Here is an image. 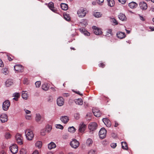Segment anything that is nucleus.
I'll list each match as a JSON object with an SVG mask.
<instances>
[{
    "instance_id": "bf43d9fd",
    "label": "nucleus",
    "mask_w": 154,
    "mask_h": 154,
    "mask_svg": "<svg viewBox=\"0 0 154 154\" xmlns=\"http://www.w3.org/2000/svg\"><path fill=\"white\" fill-rule=\"evenodd\" d=\"M140 20H142L143 21L145 20V19L144 18V17H143L140 15Z\"/></svg>"
},
{
    "instance_id": "2eb2a0df",
    "label": "nucleus",
    "mask_w": 154,
    "mask_h": 154,
    "mask_svg": "<svg viewBox=\"0 0 154 154\" xmlns=\"http://www.w3.org/2000/svg\"><path fill=\"white\" fill-rule=\"evenodd\" d=\"M103 122L107 127H110L111 125L110 121L107 118H103L102 119Z\"/></svg>"
},
{
    "instance_id": "a18cd8bd",
    "label": "nucleus",
    "mask_w": 154,
    "mask_h": 154,
    "mask_svg": "<svg viewBox=\"0 0 154 154\" xmlns=\"http://www.w3.org/2000/svg\"><path fill=\"white\" fill-rule=\"evenodd\" d=\"M41 84V82L40 81H37L35 83L36 87L38 88L40 87Z\"/></svg>"
},
{
    "instance_id": "680f3d73",
    "label": "nucleus",
    "mask_w": 154,
    "mask_h": 154,
    "mask_svg": "<svg viewBox=\"0 0 154 154\" xmlns=\"http://www.w3.org/2000/svg\"><path fill=\"white\" fill-rule=\"evenodd\" d=\"M149 28L152 31H154V26H150Z\"/></svg>"
},
{
    "instance_id": "3c124183",
    "label": "nucleus",
    "mask_w": 154,
    "mask_h": 154,
    "mask_svg": "<svg viewBox=\"0 0 154 154\" xmlns=\"http://www.w3.org/2000/svg\"><path fill=\"white\" fill-rule=\"evenodd\" d=\"M24 111H25L26 113V115L27 114H31V111L29 110H28L27 109H24Z\"/></svg>"
},
{
    "instance_id": "cd10ccee",
    "label": "nucleus",
    "mask_w": 154,
    "mask_h": 154,
    "mask_svg": "<svg viewBox=\"0 0 154 154\" xmlns=\"http://www.w3.org/2000/svg\"><path fill=\"white\" fill-rule=\"evenodd\" d=\"M20 96V94L18 93H14L13 95V97H14V98H13L14 100L16 101L18 100V99L19 98Z\"/></svg>"
},
{
    "instance_id": "dca6fc26",
    "label": "nucleus",
    "mask_w": 154,
    "mask_h": 154,
    "mask_svg": "<svg viewBox=\"0 0 154 154\" xmlns=\"http://www.w3.org/2000/svg\"><path fill=\"white\" fill-rule=\"evenodd\" d=\"M140 8L143 10H146L147 8V4L144 2H141L139 3Z\"/></svg>"
},
{
    "instance_id": "09e8293b",
    "label": "nucleus",
    "mask_w": 154,
    "mask_h": 154,
    "mask_svg": "<svg viewBox=\"0 0 154 154\" xmlns=\"http://www.w3.org/2000/svg\"><path fill=\"white\" fill-rule=\"evenodd\" d=\"M46 131H45V130L43 129L41 131V134L43 136H44L45 134V132Z\"/></svg>"
},
{
    "instance_id": "052dcab7",
    "label": "nucleus",
    "mask_w": 154,
    "mask_h": 154,
    "mask_svg": "<svg viewBox=\"0 0 154 154\" xmlns=\"http://www.w3.org/2000/svg\"><path fill=\"white\" fill-rule=\"evenodd\" d=\"M77 94H78L81 96H82V94L80 93V92L79 91L75 92Z\"/></svg>"
},
{
    "instance_id": "0e129e2a",
    "label": "nucleus",
    "mask_w": 154,
    "mask_h": 154,
    "mask_svg": "<svg viewBox=\"0 0 154 154\" xmlns=\"http://www.w3.org/2000/svg\"><path fill=\"white\" fill-rule=\"evenodd\" d=\"M47 154H53V152L52 151H50L47 152Z\"/></svg>"
},
{
    "instance_id": "a19ab883",
    "label": "nucleus",
    "mask_w": 154,
    "mask_h": 154,
    "mask_svg": "<svg viewBox=\"0 0 154 154\" xmlns=\"http://www.w3.org/2000/svg\"><path fill=\"white\" fill-rule=\"evenodd\" d=\"M64 18L66 20L69 21L70 19V17L68 14H63Z\"/></svg>"
},
{
    "instance_id": "58836bf2",
    "label": "nucleus",
    "mask_w": 154,
    "mask_h": 154,
    "mask_svg": "<svg viewBox=\"0 0 154 154\" xmlns=\"http://www.w3.org/2000/svg\"><path fill=\"white\" fill-rule=\"evenodd\" d=\"M22 96V98L25 100L27 99L28 97L27 94L24 91H23Z\"/></svg>"
},
{
    "instance_id": "e433bc0d",
    "label": "nucleus",
    "mask_w": 154,
    "mask_h": 154,
    "mask_svg": "<svg viewBox=\"0 0 154 154\" xmlns=\"http://www.w3.org/2000/svg\"><path fill=\"white\" fill-rule=\"evenodd\" d=\"M115 4V2L114 0H111L108 2V5L111 7H113Z\"/></svg>"
},
{
    "instance_id": "8fccbe9b",
    "label": "nucleus",
    "mask_w": 154,
    "mask_h": 154,
    "mask_svg": "<svg viewBox=\"0 0 154 154\" xmlns=\"http://www.w3.org/2000/svg\"><path fill=\"white\" fill-rule=\"evenodd\" d=\"M103 2L104 0H97V3L100 5H101Z\"/></svg>"
},
{
    "instance_id": "79ce46f5",
    "label": "nucleus",
    "mask_w": 154,
    "mask_h": 154,
    "mask_svg": "<svg viewBox=\"0 0 154 154\" xmlns=\"http://www.w3.org/2000/svg\"><path fill=\"white\" fill-rule=\"evenodd\" d=\"M26 119L27 120H30L32 119V116L31 114L26 115L25 116Z\"/></svg>"
},
{
    "instance_id": "aec40b11",
    "label": "nucleus",
    "mask_w": 154,
    "mask_h": 154,
    "mask_svg": "<svg viewBox=\"0 0 154 154\" xmlns=\"http://www.w3.org/2000/svg\"><path fill=\"white\" fill-rule=\"evenodd\" d=\"M119 19L122 21L126 20L127 18L125 15L123 14L120 13L118 16Z\"/></svg>"
},
{
    "instance_id": "f8f14e48",
    "label": "nucleus",
    "mask_w": 154,
    "mask_h": 154,
    "mask_svg": "<svg viewBox=\"0 0 154 154\" xmlns=\"http://www.w3.org/2000/svg\"><path fill=\"white\" fill-rule=\"evenodd\" d=\"M15 70L17 72H22L23 71V67L20 65H16L14 66Z\"/></svg>"
},
{
    "instance_id": "6e6d98bb",
    "label": "nucleus",
    "mask_w": 154,
    "mask_h": 154,
    "mask_svg": "<svg viewBox=\"0 0 154 154\" xmlns=\"http://www.w3.org/2000/svg\"><path fill=\"white\" fill-rule=\"evenodd\" d=\"M105 64H103V63H101L99 64V66L100 67L103 68L105 66Z\"/></svg>"
},
{
    "instance_id": "473e14b6",
    "label": "nucleus",
    "mask_w": 154,
    "mask_h": 154,
    "mask_svg": "<svg viewBox=\"0 0 154 154\" xmlns=\"http://www.w3.org/2000/svg\"><path fill=\"white\" fill-rule=\"evenodd\" d=\"M49 87L47 84H44L42 85V89L45 91H47L48 90Z\"/></svg>"
},
{
    "instance_id": "0eeeda50",
    "label": "nucleus",
    "mask_w": 154,
    "mask_h": 154,
    "mask_svg": "<svg viewBox=\"0 0 154 154\" xmlns=\"http://www.w3.org/2000/svg\"><path fill=\"white\" fill-rule=\"evenodd\" d=\"M10 105V103L9 100L5 101L3 103L2 108L5 111L7 110Z\"/></svg>"
},
{
    "instance_id": "a878e982",
    "label": "nucleus",
    "mask_w": 154,
    "mask_h": 154,
    "mask_svg": "<svg viewBox=\"0 0 154 154\" xmlns=\"http://www.w3.org/2000/svg\"><path fill=\"white\" fill-rule=\"evenodd\" d=\"M128 5L130 8H133L137 6V4L135 2H132L129 4Z\"/></svg>"
},
{
    "instance_id": "49530a36",
    "label": "nucleus",
    "mask_w": 154,
    "mask_h": 154,
    "mask_svg": "<svg viewBox=\"0 0 154 154\" xmlns=\"http://www.w3.org/2000/svg\"><path fill=\"white\" fill-rule=\"evenodd\" d=\"M74 117L76 119H78L80 117V114L79 113H75L74 114Z\"/></svg>"
},
{
    "instance_id": "69168bd1",
    "label": "nucleus",
    "mask_w": 154,
    "mask_h": 154,
    "mask_svg": "<svg viewBox=\"0 0 154 154\" xmlns=\"http://www.w3.org/2000/svg\"><path fill=\"white\" fill-rule=\"evenodd\" d=\"M84 21V24L85 25H86L87 24V20H83Z\"/></svg>"
},
{
    "instance_id": "423d86ee",
    "label": "nucleus",
    "mask_w": 154,
    "mask_h": 154,
    "mask_svg": "<svg viewBox=\"0 0 154 154\" xmlns=\"http://www.w3.org/2000/svg\"><path fill=\"white\" fill-rule=\"evenodd\" d=\"M106 131L104 128H102L100 130L99 134L100 137L102 139L104 138L106 136Z\"/></svg>"
},
{
    "instance_id": "412c9836",
    "label": "nucleus",
    "mask_w": 154,
    "mask_h": 154,
    "mask_svg": "<svg viewBox=\"0 0 154 154\" xmlns=\"http://www.w3.org/2000/svg\"><path fill=\"white\" fill-rule=\"evenodd\" d=\"M4 136L5 139L7 140L10 139L12 137L11 133L9 132H5L4 134Z\"/></svg>"
},
{
    "instance_id": "774afa93",
    "label": "nucleus",
    "mask_w": 154,
    "mask_h": 154,
    "mask_svg": "<svg viewBox=\"0 0 154 154\" xmlns=\"http://www.w3.org/2000/svg\"><path fill=\"white\" fill-rule=\"evenodd\" d=\"M118 125V124L117 122H115V124L114 126L116 127H117V126Z\"/></svg>"
},
{
    "instance_id": "6e6552de",
    "label": "nucleus",
    "mask_w": 154,
    "mask_h": 154,
    "mask_svg": "<svg viewBox=\"0 0 154 154\" xmlns=\"http://www.w3.org/2000/svg\"><path fill=\"white\" fill-rule=\"evenodd\" d=\"M86 125L83 123H81L79 126V131L81 133H84L86 129Z\"/></svg>"
},
{
    "instance_id": "c85d7f7f",
    "label": "nucleus",
    "mask_w": 154,
    "mask_h": 154,
    "mask_svg": "<svg viewBox=\"0 0 154 154\" xmlns=\"http://www.w3.org/2000/svg\"><path fill=\"white\" fill-rule=\"evenodd\" d=\"M76 130V129L73 126L70 127L68 128V131L71 133H74Z\"/></svg>"
},
{
    "instance_id": "7ed1b4c3",
    "label": "nucleus",
    "mask_w": 154,
    "mask_h": 154,
    "mask_svg": "<svg viewBox=\"0 0 154 154\" xmlns=\"http://www.w3.org/2000/svg\"><path fill=\"white\" fill-rule=\"evenodd\" d=\"M77 14L79 17H83L87 13V11L84 8H81L77 11Z\"/></svg>"
},
{
    "instance_id": "37998d69",
    "label": "nucleus",
    "mask_w": 154,
    "mask_h": 154,
    "mask_svg": "<svg viewBox=\"0 0 154 154\" xmlns=\"http://www.w3.org/2000/svg\"><path fill=\"white\" fill-rule=\"evenodd\" d=\"M112 35V30L111 29H109L108 30L107 33L106 35V36H109Z\"/></svg>"
},
{
    "instance_id": "c03bdc74",
    "label": "nucleus",
    "mask_w": 154,
    "mask_h": 154,
    "mask_svg": "<svg viewBox=\"0 0 154 154\" xmlns=\"http://www.w3.org/2000/svg\"><path fill=\"white\" fill-rule=\"evenodd\" d=\"M55 127L56 128L62 130L63 128V127L60 124H58L55 125Z\"/></svg>"
},
{
    "instance_id": "4d7b16f0",
    "label": "nucleus",
    "mask_w": 154,
    "mask_h": 154,
    "mask_svg": "<svg viewBox=\"0 0 154 154\" xmlns=\"http://www.w3.org/2000/svg\"><path fill=\"white\" fill-rule=\"evenodd\" d=\"M32 154H39V152L38 150L34 151Z\"/></svg>"
},
{
    "instance_id": "de8ad7c7",
    "label": "nucleus",
    "mask_w": 154,
    "mask_h": 154,
    "mask_svg": "<svg viewBox=\"0 0 154 154\" xmlns=\"http://www.w3.org/2000/svg\"><path fill=\"white\" fill-rule=\"evenodd\" d=\"M5 74H6L8 73V70L7 68H5L3 69L2 71Z\"/></svg>"
},
{
    "instance_id": "603ef678",
    "label": "nucleus",
    "mask_w": 154,
    "mask_h": 154,
    "mask_svg": "<svg viewBox=\"0 0 154 154\" xmlns=\"http://www.w3.org/2000/svg\"><path fill=\"white\" fill-rule=\"evenodd\" d=\"M110 146L113 148H115L116 147L117 145L116 143H113L111 144Z\"/></svg>"
},
{
    "instance_id": "20e7f679",
    "label": "nucleus",
    "mask_w": 154,
    "mask_h": 154,
    "mask_svg": "<svg viewBox=\"0 0 154 154\" xmlns=\"http://www.w3.org/2000/svg\"><path fill=\"white\" fill-rule=\"evenodd\" d=\"M18 148V146L16 144H13L9 147L11 152L13 154H15L17 152Z\"/></svg>"
},
{
    "instance_id": "4468645a",
    "label": "nucleus",
    "mask_w": 154,
    "mask_h": 154,
    "mask_svg": "<svg viewBox=\"0 0 154 154\" xmlns=\"http://www.w3.org/2000/svg\"><path fill=\"white\" fill-rule=\"evenodd\" d=\"M93 112L94 115L97 117H99L101 116L100 112L97 108H93Z\"/></svg>"
},
{
    "instance_id": "9d476101",
    "label": "nucleus",
    "mask_w": 154,
    "mask_h": 154,
    "mask_svg": "<svg viewBox=\"0 0 154 154\" xmlns=\"http://www.w3.org/2000/svg\"><path fill=\"white\" fill-rule=\"evenodd\" d=\"M92 28L94 29V33L96 35L101 34L102 33L101 30L95 26H93Z\"/></svg>"
},
{
    "instance_id": "2f4dec72",
    "label": "nucleus",
    "mask_w": 154,
    "mask_h": 154,
    "mask_svg": "<svg viewBox=\"0 0 154 154\" xmlns=\"http://www.w3.org/2000/svg\"><path fill=\"white\" fill-rule=\"evenodd\" d=\"M80 30L85 35L89 36L90 35V33L87 31L85 30L84 29H80Z\"/></svg>"
},
{
    "instance_id": "a211bd4d",
    "label": "nucleus",
    "mask_w": 154,
    "mask_h": 154,
    "mask_svg": "<svg viewBox=\"0 0 154 154\" xmlns=\"http://www.w3.org/2000/svg\"><path fill=\"white\" fill-rule=\"evenodd\" d=\"M61 121L64 124L67 123L69 121V119L68 117L66 116H62L60 118Z\"/></svg>"
},
{
    "instance_id": "9b49d317",
    "label": "nucleus",
    "mask_w": 154,
    "mask_h": 154,
    "mask_svg": "<svg viewBox=\"0 0 154 154\" xmlns=\"http://www.w3.org/2000/svg\"><path fill=\"white\" fill-rule=\"evenodd\" d=\"M64 100L62 97H59L57 99V104L59 106H62L64 104Z\"/></svg>"
},
{
    "instance_id": "bb28decb",
    "label": "nucleus",
    "mask_w": 154,
    "mask_h": 154,
    "mask_svg": "<svg viewBox=\"0 0 154 154\" xmlns=\"http://www.w3.org/2000/svg\"><path fill=\"white\" fill-rule=\"evenodd\" d=\"M61 7L62 10L65 11L67 10L68 8V6L67 4L65 3H61Z\"/></svg>"
},
{
    "instance_id": "c9c22d12",
    "label": "nucleus",
    "mask_w": 154,
    "mask_h": 154,
    "mask_svg": "<svg viewBox=\"0 0 154 154\" xmlns=\"http://www.w3.org/2000/svg\"><path fill=\"white\" fill-rule=\"evenodd\" d=\"M122 148L125 150L128 149V146L125 142H122Z\"/></svg>"
},
{
    "instance_id": "39448f33",
    "label": "nucleus",
    "mask_w": 154,
    "mask_h": 154,
    "mask_svg": "<svg viewBox=\"0 0 154 154\" xmlns=\"http://www.w3.org/2000/svg\"><path fill=\"white\" fill-rule=\"evenodd\" d=\"M70 145L71 147L74 149L77 148L79 146V141L76 139H73L71 141Z\"/></svg>"
},
{
    "instance_id": "864d4df0",
    "label": "nucleus",
    "mask_w": 154,
    "mask_h": 154,
    "mask_svg": "<svg viewBox=\"0 0 154 154\" xmlns=\"http://www.w3.org/2000/svg\"><path fill=\"white\" fill-rule=\"evenodd\" d=\"M88 154H95V151L93 150H90L88 152Z\"/></svg>"
},
{
    "instance_id": "ddd939ff",
    "label": "nucleus",
    "mask_w": 154,
    "mask_h": 154,
    "mask_svg": "<svg viewBox=\"0 0 154 154\" xmlns=\"http://www.w3.org/2000/svg\"><path fill=\"white\" fill-rule=\"evenodd\" d=\"M0 120L2 123L6 122L8 120L7 115L5 114H2L0 116Z\"/></svg>"
},
{
    "instance_id": "5fc2aeb1",
    "label": "nucleus",
    "mask_w": 154,
    "mask_h": 154,
    "mask_svg": "<svg viewBox=\"0 0 154 154\" xmlns=\"http://www.w3.org/2000/svg\"><path fill=\"white\" fill-rule=\"evenodd\" d=\"M122 4H124L126 2V0H118Z\"/></svg>"
},
{
    "instance_id": "5701e85b",
    "label": "nucleus",
    "mask_w": 154,
    "mask_h": 154,
    "mask_svg": "<svg viewBox=\"0 0 154 154\" xmlns=\"http://www.w3.org/2000/svg\"><path fill=\"white\" fill-rule=\"evenodd\" d=\"M56 147V145L55 143L53 142H51L49 143L48 145V148L50 149L54 148Z\"/></svg>"
},
{
    "instance_id": "f3484780",
    "label": "nucleus",
    "mask_w": 154,
    "mask_h": 154,
    "mask_svg": "<svg viewBox=\"0 0 154 154\" xmlns=\"http://www.w3.org/2000/svg\"><path fill=\"white\" fill-rule=\"evenodd\" d=\"M117 37L120 39H122L125 38L126 35L125 33L123 32H119L117 33Z\"/></svg>"
},
{
    "instance_id": "f03ea898",
    "label": "nucleus",
    "mask_w": 154,
    "mask_h": 154,
    "mask_svg": "<svg viewBox=\"0 0 154 154\" xmlns=\"http://www.w3.org/2000/svg\"><path fill=\"white\" fill-rule=\"evenodd\" d=\"M15 138L17 143L19 145H22L23 143V138L22 135L17 133L15 136Z\"/></svg>"
},
{
    "instance_id": "6ab92c4d",
    "label": "nucleus",
    "mask_w": 154,
    "mask_h": 154,
    "mask_svg": "<svg viewBox=\"0 0 154 154\" xmlns=\"http://www.w3.org/2000/svg\"><path fill=\"white\" fill-rule=\"evenodd\" d=\"M48 7L52 11L54 12H56L57 10L54 8V3L52 2H50L48 4Z\"/></svg>"
},
{
    "instance_id": "b1692460",
    "label": "nucleus",
    "mask_w": 154,
    "mask_h": 154,
    "mask_svg": "<svg viewBox=\"0 0 154 154\" xmlns=\"http://www.w3.org/2000/svg\"><path fill=\"white\" fill-rule=\"evenodd\" d=\"M13 84V82L11 79H8L5 82V85L7 87H9Z\"/></svg>"
},
{
    "instance_id": "7c9ffc66",
    "label": "nucleus",
    "mask_w": 154,
    "mask_h": 154,
    "mask_svg": "<svg viewBox=\"0 0 154 154\" xmlns=\"http://www.w3.org/2000/svg\"><path fill=\"white\" fill-rule=\"evenodd\" d=\"M20 154H27V150L24 148H21L19 151Z\"/></svg>"
},
{
    "instance_id": "72a5a7b5",
    "label": "nucleus",
    "mask_w": 154,
    "mask_h": 154,
    "mask_svg": "<svg viewBox=\"0 0 154 154\" xmlns=\"http://www.w3.org/2000/svg\"><path fill=\"white\" fill-rule=\"evenodd\" d=\"M93 15L96 17L99 18L101 17L102 14L100 12H96L94 13Z\"/></svg>"
},
{
    "instance_id": "f257e3e1",
    "label": "nucleus",
    "mask_w": 154,
    "mask_h": 154,
    "mask_svg": "<svg viewBox=\"0 0 154 154\" xmlns=\"http://www.w3.org/2000/svg\"><path fill=\"white\" fill-rule=\"evenodd\" d=\"M25 135L26 139L29 141L32 140L34 136L32 131L29 129H27L25 131Z\"/></svg>"
},
{
    "instance_id": "e2e57ef3",
    "label": "nucleus",
    "mask_w": 154,
    "mask_h": 154,
    "mask_svg": "<svg viewBox=\"0 0 154 154\" xmlns=\"http://www.w3.org/2000/svg\"><path fill=\"white\" fill-rule=\"evenodd\" d=\"M69 94L68 93H65L63 94V96L64 97H67L69 96Z\"/></svg>"
},
{
    "instance_id": "c756f323",
    "label": "nucleus",
    "mask_w": 154,
    "mask_h": 154,
    "mask_svg": "<svg viewBox=\"0 0 154 154\" xmlns=\"http://www.w3.org/2000/svg\"><path fill=\"white\" fill-rule=\"evenodd\" d=\"M41 119V116L39 114H36L35 120L37 122H40Z\"/></svg>"
},
{
    "instance_id": "4c0bfd02",
    "label": "nucleus",
    "mask_w": 154,
    "mask_h": 154,
    "mask_svg": "<svg viewBox=\"0 0 154 154\" xmlns=\"http://www.w3.org/2000/svg\"><path fill=\"white\" fill-rule=\"evenodd\" d=\"M110 21L111 22L113 23L115 25H117L118 24L117 20L114 18H110Z\"/></svg>"
},
{
    "instance_id": "ea45409f",
    "label": "nucleus",
    "mask_w": 154,
    "mask_h": 154,
    "mask_svg": "<svg viewBox=\"0 0 154 154\" xmlns=\"http://www.w3.org/2000/svg\"><path fill=\"white\" fill-rule=\"evenodd\" d=\"M92 140L90 138H88L86 141V144L87 145L90 146L92 144Z\"/></svg>"
},
{
    "instance_id": "f704fd0d",
    "label": "nucleus",
    "mask_w": 154,
    "mask_h": 154,
    "mask_svg": "<svg viewBox=\"0 0 154 154\" xmlns=\"http://www.w3.org/2000/svg\"><path fill=\"white\" fill-rule=\"evenodd\" d=\"M52 129V127L50 125H47L45 129V131L47 132H49Z\"/></svg>"
},
{
    "instance_id": "338daca9",
    "label": "nucleus",
    "mask_w": 154,
    "mask_h": 154,
    "mask_svg": "<svg viewBox=\"0 0 154 154\" xmlns=\"http://www.w3.org/2000/svg\"><path fill=\"white\" fill-rule=\"evenodd\" d=\"M89 116V117H91V113H88L86 115V116Z\"/></svg>"
},
{
    "instance_id": "4be33fe9",
    "label": "nucleus",
    "mask_w": 154,
    "mask_h": 154,
    "mask_svg": "<svg viewBox=\"0 0 154 154\" xmlns=\"http://www.w3.org/2000/svg\"><path fill=\"white\" fill-rule=\"evenodd\" d=\"M42 145V143L41 141H38L36 142L35 146L36 147L39 149H41Z\"/></svg>"
},
{
    "instance_id": "13d9d810",
    "label": "nucleus",
    "mask_w": 154,
    "mask_h": 154,
    "mask_svg": "<svg viewBox=\"0 0 154 154\" xmlns=\"http://www.w3.org/2000/svg\"><path fill=\"white\" fill-rule=\"evenodd\" d=\"M3 66V63L1 59H0V66L2 67Z\"/></svg>"
},
{
    "instance_id": "1a4fd4ad",
    "label": "nucleus",
    "mask_w": 154,
    "mask_h": 154,
    "mask_svg": "<svg viewBox=\"0 0 154 154\" xmlns=\"http://www.w3.org/2000/svg\"><path fill=\"white\" fill-rule=\"evenodd\" d=\"M97 126V124L96 122H91L89 124L88 128L91 131H94L96 129Z\"/></svg>"
},
{
    "instance_id": "393cba45",
    "label": "nucleus",
    "mask_w": 154,
    "mask_h": 154,
    "mask_svg": "<svg viewBox=\"0 0 154 154\" xmlns=\"http://www.w3.org/2000/svg\"><path fill=\"white\" fill-rule=\"evenodd\" d=\"M75 103L78 105H82L83 104L82 100L81 99H75L74 100Z\"/></svg>"
}]
</instances>
